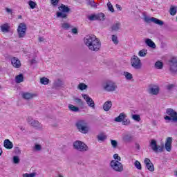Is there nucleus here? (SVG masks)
I'll use <instances>...</instances> for the list:
<instances>
[{"label":"nucleus","mask_w":177,"mask_h":177,"mask_svg":"<svg viewBox=\"0 0 177 177\" xmlns=\"http://www.w3.org/2000/svg\"><path fill=\"white\" fill-rule=\"evenodd\" d=\"M28 5H29L30 9H35V7L37 6V3L30 0L28 1Z\"/></svg>","instance_id":"obj_43"},{"label":"nucleus","mask_w":177,"mask_h":177,"mask_svg":"<svg viewBox=\"0 0 177 177\" xmlns=\"http://www.w3.org/2000/svg\"><path fill=\"white\" fill-rule=\"evenodd\" d=\"M131 65L134 70H140L142 68V61L140 59L136 56L133 55L130 59Z\"/></svg>","instance_id":"obj_4"},{"label":"nucleus","mask_w":177,"mask_h":177,"mask_svg":"<svg viewBox=\"0 0 177 177\" xmlns=\"http://www.w3.org/2000/svg\"><path fill=\"white\" fill-rule=\"evenodd\" d=\"M68 107L71 111H73L74 113H78V111H80V108L71 104H69Z\"/></svg>","instance_id":"obj_30"},{"label":"nucleus","mask_w":177,"mask_h":177,"mask_svg":"<svg viewBox=\"0 0 177 177\" xmlns=\"http://www.w3.org/2000/svg\"><path fill=\"white\" fill-rule=\"evenodd\" d=\"M6 10L7 13H12V9L6 8Z\"/></svg>","instance_id":"obj_57"},{"label":"nucleus","mask_w":177,"mask_h":177,"mask_svg":"<svg viewBox=\"0 0 177 177\" xmlns=\"http://www.w3.org/2000/svg\"><path fill=\"white\" fill-rule=\"evenodd\" d=\"M165 149L169 152L171 153L172 150V138L168 137L166 140L165 144Z\"/></svg>","instance_id":"obj_16"},{"label":"nucleus","mask_w":177,"mask_h":177,"mask_svg":"<svg viewBox=\"0 0 177 177\" xmlns=\"http://www.w3.org/2000/svg\"><path fill=\"white\" fill-rule=\"evenodd\" d=\"M88 88V86L84 83H80L78 85V89L80 91H85Z\"/></svg>","instance_id":"obj_38"},{"label":"nucleus","mask_w":177,"mask_h":177,"mask_svg":"<svg viewBox=\"0 0 177 177\" xmlns=\"http://www.w3.org/2000/svg\"><path fill=\"white\" fill-rule=\"evenodd\" d=\"M75 127L81 133L86 134L89 132V124L84 120H77Z\"/></svg>","instance_id":"obj_2"},{"label":"nucleus","mask_w":177,"mask_h":177,"mask_svg":"<svg viewBox=\"0 0 177 177\" xmlns=\"http://www.w3.org/2000/svg\"><path fill=\"white\" fill-rule=\"evenodd\" d=\"M86 5L88 6H91V8H96L97 6L96 5V3L93 0H86Z\"/></svg>","instance_id":"obj_31"},{"label":"nucleus","mask_w":177,"mask_h":177,"mask_svg":"<svg viewBox=\"0 0 177 177\" xmlns=\"http://www.w3.org/2000/svg\"><path fill=\"white\" fill-rule=\"evenodd\" d=\"M123 75H124L126 80H131L132 78H133V76L129 72H124Z\"/></svg>","instance_id":"obj_35"},{"label":"nucleus","mask_w":177,"mask_h":177,"mask_svg":"<svg viewBox=\"0 0 177 177\" xmlns=\"http://www.w3.org/2000/svg\"><path fill=\"white\" fill-rule=\"evenodd\" d=\"M3 146L8 150H11V149H13V142L9 139H6L3 142Z\"/></svg>","instance_id":"obj_21"},{"label":"nucleus","mask_w":177,"mask_h":177,"mask_svg":"<svg viewBox=\"0 0 177 177\" xmlns=\"http://www.w3.org/2000/svg\"><path fill=\"white\" fill-rule=\"evenodd\" d=\"M10 26L8 25V24H5L1 26V30L2 32H9V29Z\"/></svg>","instance_id":"obj_28"},{"label":"nucleus","mask_w":177,"mask_h":177,"mask_svg":"<svg viewBox=\"0 0 177 177\" xmlns=\"http://www.w3.org/2000/svg\"><path fill=\"white\" fill-rule=\"evenodd\" d=\"M60 0H50L51 2V5H53V6L54 8H56V6H57V5H59V1Z\"/></svg>","instance_id":"obj_48"},{"label":"nucleus","mask_w":177,"mask_h":177,"mask_svg":"<svg viewBox=\"0 0 177 177\" xmlns=\"http://www.w3.org/2000/svg\"><path fill=\"white\" fill-rule=\"evenodd\" d=\"M62 28H64V30H68V28H73V26L68 23L62 24Z\"/></svg>","instance_id":"obj_37"},{"label":"nucleus","mask_w":177,"mask_h":177,"mask_svg":"<svg viewBox=\"0 0 177 177\" xmlns=\"http://www.w3.org/2000/svg\"><path fill=\"white\" fill-rule=\"evenodd\" d=\"M169 70L171 73L177 72V57H173L169 60Z\"/></svg>","instance_id":"obj_12"},{"label":"nucleus","mask_w":177,"mask_h":177,"mask_svg":"<svg viewBox=\"0 0 177 177\" xmlns=\"http://www.w3.org/2000/svg\"><path fill=\"white\" fill-rule=\"evenodd\" d=\"M147 91L150 95H157L160 92V88L158 86H149Z\"/></svg>","instance_id":"obj_18"},{"label":"nucleus","mask_w":177,"mask_h":177,"mask_svg":"<svg viewBox=\"0 0 177 177\" xmlns=\"http://www.w3.org/2000/svg\"><path fill=\"white\" fill-rule=\"evenodd\" d=\"M33 150H36V151H41L42 150V146L39 144L35 143Z\"/></svg>","instance_id":"obj_39"},{"label":"nucleus","mask_w":177,"mask_h":177,"mask_svg":"<svg viewBox=\"0 0 177 177\" xmlns=\"http://www.w3.org/2000/svg\"><path fill=\"white\" fill-rule=\"evenodd\" d=\"M113 158L118 160V161H121V157H120L118 153L113 155Z\"/></svg>","instance_id":"obj_53"},{"label":"nucleus","mask_w":177,"mask_h":177,"mask_svg":"<svg viewBox=\"0 0 177 177\" xmlns=\"http://www.w3.org/2000/svg\"><path fill=\"white\" fill-rule=\"evenodd\" d=\"M11 64H12L13 67L15 68H20V67H21V62H20V59L16 57L11 58Z\"/></svg>","instance_id":"obj_17"},{"label":"nucleus","mask_w":177,"mask_h":177,"mask_svg":"<svg viewBox=\"0 0 177 177\" xmlns=\"http://www.w3.org/2000/svg\"><path fill=\"white\" fill-rule=\"evenodd\" d=\"M110 165L111 168L115 172H122L124 171V165L118 160H111Z\"/></svg>","instance_id":"obj_7"},{"label":"nucleus","mask_w":177,"mask_h":177,"mask_svg":"<svg viewBox=\"0 0 177 177\" xmlns=\"http://www.w3.org/2000/svg\"><path fill=\"white\" fill-rule=\"evenodd\" d=\"M107 6L110 12H111L112 13L114 12V8L113 7V4H111V3L108 2Z\"/></svg>","instance_id":"obj_47"},{"label":"nucleus","mask_w":177,"mask_h":177,"mask_svg":"<svg viewBox=\"0 0 177 177\" xmlns=\"http://www.w3.org/2000/svg\"><path fill=\"white\" fill-rule=\"evenodd\" d=\"M40 83L43 85H48L49 84V79L46 77H43L40 79Z\"/></svg>","instance_id":"obj_33"},{"label":"nucleus","mask_w":177,"mask_h":177,"mask_svg":"<svg viewBox=\"0 0 177 177\" xmlns=\"http://www.w3.org/2000/svg\"><path fill=\"white\" fill-rule=\"evenodd\" d=\"M127 118V115L124 113H121L118 117H116L114 120L116 122H122L124 119Z\"/></svg>","instance_id":"obj_23"},{"label":"nucleus","mask_w":177,"mask_h":177,"mask_svg":"<svg viewBox=\"0 0 177 177\" xmlns=\"http://www.w3.org/2000/svg\"><path fill=\"white\" fill-rule=\"evenodd\" d=\"M32 63H34V61H32Z\"/></svg>","instance_id":"obj_63"},{"label":"nucleus","mask_w":177,"mask_h":177,"mask_svg":"<svg viewBox=\"0 0 177 177\" xmlns=\"http://www.w3.org/2000/svg\"><path fill=\"white\" fill-rule=\"evenodd\" d=\"M27 31V26L24 23L19 24L17 32L19 38H24L26 37V32Z\"/></svg>","instance_id":"obj_11"},{"label":"nucleus","mask_w":177,"mask_h":177,"mask_svg":"<svg viewBox=\"0 0 177 177\" xmlns=\"http://www.w3.org/2000/svg\"><path fill=\"white\" fill-rule=\"evenodd\" d=\"M12 160L14 164H19V162H20V158H19V156H13Z\"/></svg>","instance_id":"obj_49"},{"label":"nucleus","mask_w":177,"mask_h":177,"mask_svg":"<svg viewBox=\"0 0 177 177\" xmlns=\"http://www.w3.org/2000/svg\"><path fill=\"white\" fill-rule=\"evenodd\" d=\"M59 12H57V17L59 19H67V13H69L71 10L68 6H66L64 4H61L59 7H58Z\"/></svg>","instance_id":"obj_3"},{"label":"nucleus","mask_w":177,"mask_h":177,"mask_svg":"<svg viewBox=\"0 0 177 177\" xmlns=\"http://www.w3.org/2000/svg\"><path fill=\"white\" fill-rule=\"evenodd\" d=\"M145 44L147 45V46H149V48H152V49H156V44L153 43L151 39H147L145 40Z\"/></svg>","instance_id":"obj_26"},{"label":"nucleus","mask_w":177,"mask_h":177,"mask_svg":"<svg viewBox=\"0 0 177 177\" xmlns=\"http://www.w3.org/2000/svg\"><path fill=\"white\" fill-rule=\"evenodd\" d=\"M176 176H177V171H176Z\"/></svg>","instance_id":"obj_62"},{"label":"nucleus","mask_w":177,"mask_h":177,"mask_svg":"<svg viewBox=\"0 0 177 177\" xmlns=\"http://www.w3.org/2000/svg\"><path fill=\"white\" fill-rule=\"evenodd\" d=\"M45 41V39L42 37H39V42H44Z\"/></svg>","instance_id":"obj_55"},{"label":"nucleus","mask_w":177,"mask_h":177,"mask_svg":"<svg viewBox=\"0 0 177 177\" xmlns=\"http://www.w3.org/2000/svg\"><path fill=\"white\" fill-rule=\"evenodd\" d=\"M111 145L113 147V149H117L118 146V142L115 140H111Z\"/></svg>","instance_id":"obj_44"},{"label":"nucleus","mask_w":177,"mask_h":177,"mask_svg":"<svg viewBox=\"0 0 177 177\" xmlns=\"http://www.w3.org/2000/svg\"><path fill=\"white\" fill-rule=\"evenodd\" d=\"M155 67L158 68V70H162V67H164V64L162 62L158 61L155 63Z\"/></svg>","instance_id":"obj_34"},{"label":"nucleus","mask_w":177,"mask_h":177,"mask_svg":"<svg viewBox=\"0 0 177 177\" xmlns=\"http://www.w3.org/2000/svg\"><path fill=\"white\" fill-rule=\"evenodd\" d=\"M111 39L115 45H118V37L117 35H112Z\"/></svg>","instance_id":"obj_40"},{"label":"nucleus","mask_w":177,"mask_h":177,"mask_svg":"<svg viewBox=\"0 0 177 177\" xmlns=\"http://www.w3.org/2000/svg\"><path fill=\"white\" fill-rule=\"evenodd\" d=\"M0 89H1V86H0Z\"/></svg>","instance_id":"obj_64"},{"label":"nucleus","mask_w":177,"mask_h":177,"mask_svg":"<svg viewBox=\"0 0 177 177\" xmlns=\"http://www.w3.org/2000/svg\"><path fill=\"white\" fill-rule=\"evenodd\" d=\"M103 88L106 92H114L117 89V84L111 80H108L104 83Z\"/></svg>","instance_id":"obj_8"},{"label":"nucleus","mask_w":177,"mask_h":177,"mask_svg":"<svg viewBox=\"0 0 177 177\" xmlns=\"http://www.w3.org/2000/svg\"><path fill=\"white\" fill-rule=\"evenodd\" d=\"M73 147L75 149V150L77 151H81L82 153L88 151V146L80 140H77L73 142Z\"/></svg>","instance_id":"obj_6"},{"label":"nucleus","mask_w":177,"mask_h":177,"mask_svg":"<svg viewBox=\"0 0 177 177\" xmlns=\"http://www.w3.org/2000/svg\"><path fill=\"white\" fill-rule=\"evenodd\" d=\"M27 121L28 124L30 125V127L35 128V129L41 130L43 128L42 124H41L38 120L32 119L31 117L28 118Z\"/></svg>","instance_id":"obj_10"},{"label":"nucleus","mask_w":177,"mask_h":177,"mask_svg":"<svg viewBox=\"0 0 177 177\" xmlns=\"http://www.w3.org/2000/svg\"><path fill=\"white\" fill-rule=\"evenodd\" d=\"M84 42L91 52H99L102 48L100 40L93 35H86L84 38Z\"/></svg>","instance_id":"obj_1"},{"label":"nucleus","mask_w":177,"mask_h":177,"mask_svg":"<svg viewBox=\"0 0 177 177\" xmlns=\"http://www.w3.org/2000/svg\"><path fill=\"white\" fill-rule=\"evenodd\" d=\"M170 15L171 16H175L176 15V7L171 6L170 8Z\"/></svg>","instance_id":"obj_41"},{"label":"nucleus","mask_w":177,"mask_h":177,"mask_svg":"<svg viewBox=\"0 0 177 177\" xmlns=\"http://www.w3.org/2000/svg\"><path fill=\"white\" fill-rule=\"evenodd\" d=\"M64 85V82L63 80H60L59 79H57L54 82L53 86L55 88V89H57L59 88H62Z\"/></svg>","instance_id":"obj_22"},{"label":"nucleus","mask_w":177,"mask_h":177,"mask_svg":"<svg viewBox=\"0 0 177 177\" xmlns=\"http://www.w3.org/2000/svg\"><path fill=\"white\" fill-rule=\"evenodd\" d=\"M23 81H24V76L23 75V74H19L16 76L15 82H17V84H20L23 82Z\"/></svg>","instance_id":"obj_27"},{"label":"nucleus","mask_w":177,"mask_h":177,"mask_svg":"<svg viewBox=\"0 0 177 177\" xmlns=\"http://www.w3.org/2000/svg\"><path fill=\"white\" fill-rule=\"evenodd\" d=\"M121 27V23L118 22L112 25L111 30L112 31H118Z\"/></svg>","instance_id":"obj_29"},{"label":"nucleus","mask_w":177,"mask_h":177,"mask_svg":"<svg viewBox=\"0 0 177 177\" xmlns=\"http://www.w3.org/2000/svg\"><path fill=\"white\" fill-rule=\"evenodd\" d=\"M122 139L124 142H126L127 143H131V142L133 140V136H132L131 134H126L123 136Z\"/></svg>","instance_id":"obj_25"},{"label":"nucleus","mask_w":177,"mask_h":177,"mask_svg":"<svg viewBox=\"0 0 177 177\" xmlns=\"http://www.w3.org/2000/svg\"><path fill=\"white\" fill-rule=\"evenodd\" d=\"M149 146L155 153H158V151L159 153H162V151H164V144L161 146L157 145V141H156V140H151Z\"/></svg>","instance_id":"obj_9"},{"label":"nucleus","mask_w":177,"mask_h":177,"mask_svg":"<svg viewBox=\"0 0 177 177\" xmlns=\"http://www.w3.org/2000/svg\"><path fill=\"white\" fill-rule=\"evenodd\" d=\"M144 20L145 23H154V24H158V26H164V21L160 20L156 17H145Z\"/></svg>","instance_id":"obj_13"},{"label":"nucleus","mask_w":177,"mask_h":177,"mask_svg":"<svg viewBox=\"0 0 177 177\" xmlns=\"http://www.w3.org/2000/svg\"><path fill=\"white\" fill-rule=\"evenodd\" d=\"M97 139L98 140L103 142V140H106V139H107V136L104 135L98 136Z\"/></svg>","instance_id":"obj_51"},{"label":"nucleus","mask_w":177,"mask_h":177,"mask_svg":"<svg viewBox=\"0 0 177 177\" xmlns=\"http://www.w3.org/2000/svg\"><path fill=\"white\" fill-rule=\"evenodd\" d=\"M144 162L148 171H150V172H153L154 171V165L151 163V160H150V159L145 158Z\"/></svg>","instance_id":"obj_19"},{"label":"nucleus","mask_w":177,"mask_h":177,"mask_svg":"<svg viewBox=\"0 0 177 177\" xmlns=\"http://www.w3.org/2000/svg\"><path fill=\"white\" fill-rule=\"evenodd\" d=\"M72 32H73V34H75V35L78 34V29L77 28H73Z\"/></svg>","instance_id":"obj_54"},{"label":"nucleus","mask_w":177,"mask_h":177,"mask_svg":"<svg viewBox=\"0 0 177 177\" xmlns=\"http://www.w3.org/2000/svg\"><path fill=\"white\" fill-rule=\"evenodd\" d=\"M147 55V49H142L138 52V56H140V57H145Z\"/></svg>","instance_id":"obj_32"},{"label":"nucleus","mask_w":177,"mask_h":177,"mask_svg":"<svg viewBox=\"0 0 177 177\" xmlns=\"http://www.w3.org/2000/svg\"><path fill=\"white\" fill-rule=\"evenodd\" d=\"M35 96H37V95H35L34 93H28V92L22 93V97H23V99H25L26 100H30V99L35 97Z\"/></svg>","instance_id":"obj_20"},{"label":"nucleus","mask_w":177,"mask_h":177,"mask_svg":"<svg viewBox=\"0 0 177 177\" xmlns=\"http://www.w3.org/2000/svg\"><path fill=\"white\" fill-rule=\"evenodd\" d=\"M167 90V91H172V89H174V88H175V84H169L167 86H166Z\"/></svg>","instance_id":"obj_52"},{"label":"nucleus","mask_w":177,"mask_h":177,"mask_svg":"<svg viewBox=\"0 0 177 177\" xmlns=\"http://www.w3.org/2000/svg\"><path fill=\"white\" fill-rule=\"evenodd\" d=\"M19 19H21V15L19 16Z\"/></svg>","instance_id":"obj_61"},{"label":"nucleus","mask_w":177,"mask_h":177,"mask_svg":"<svg viewBox=\"0 0 177 177\" xmlns=\"http://www.w3.org/2000/svg\"><path fill=\"white\" fill-rule=\"evenodd\" d=\"M88 20H90V21H95L96 20H100L103 21V20H105L106 16L104 15V14L100 12L97 15H91L88 17Z\"/></svg>","instance_id":"obj_14"},{"label":"nucleus","mask_w":177,"mask_h":177,"mask_svg":"<svg viewBox=\"0 0 177 177\" xmlns=\"http://www.w3.org/2000/svg\"><path fill=\"white\" fill-rule=\"evenodd\" d=\"M82 96L84 97V100H86V102L89 107L95 109V102L88 94H82Z\"/></svg>","instance_id":"obj_15"},{"label":"nucleus","mask_w":177,"mask_h":177,"mask_svg":"<svg viewBox=\"0 0 177 177\" xmlns=\"http://www.w3.org/2000/svg\"><path fill=\"white\" fill-rule=\"evenodd\" d=\"M116 8L117 9H119V10H122V8H121V6L118 5V4H116Z\"/></svg>","instance_id":"obj_58"},{"label":"nucleus","mask_w":177,"mask_h":177,"mask_svg":"<svg viewBox=\"0 0 177 177\" xmlns=\"http://www.w3.org/2000/svg\"><path fill=\"white\" fill-rule=\"evenodd\" d=\"M0 156H2V149L0 148Z\"/></svg>","instance_id":"obj_60"},{"label":"nucleus","mask_w":177,"mask_h":177,"mask_svg":"<svg viewBox=\"0 0 177 177\" xmlns=\"http://www.w3.org/2000/svg\"><path fill=\"white\" fill-rule=\"evenodd\" d=\"M122 125H129L131 124V121L129 119H126V118L122 121Z\"/></svg>","instance_id":"obj_50"},{"label":"nucleus","mask_w":177,"mask_h":177,"mask_svg":"<svg viewBox=\"0 0 177 177\" xmlns=\"http://www.w3.org/2000/svg\"><path fill=\"white\" fill-rule=\"evenodd\" d=\"M73 100L79 106H84V102H82V100H81V99H80L78 97H73Z\"/></svg>","instance_id":"obj_36"},{"label":"nucleus","mask_w":177,"mask_h":177,"mask_svg":"<svg viewBox=\"0 0 177 177\" xmlns=\"http://www.w3.org/2000/svg\"><path fill=\"white\" fill-rule=\"evenodd\" d=\"M113 106V102L111 101H106L104 102L103 105V109L104 111H109L111 109V106Z\"/></svg>","instance_id":"obj_24"},{"label":"nucleus","mask_w":177,"mask_h":177,"mask_svg":"<svg viewBox=\"0 0 177 177\" xmlns=\"http://www.w3.org/2000/svg\"><path fill=\"white\" fill-rule=\"evenodd\" d=\"M37 176V173H30V174H24L23 177H35Z\"/></svg>","instance_id":"obj_46"},{"label":"nucleus","mask_w":177,"mask_h":177,"mask_svg":"<svg viewBox=\"0 0 177 177\" xmlns=\"http://www.w3.org/2000/svg\"><path fill=\"white\" fill-rule=\"evenodd\" d=\"M136 149H137V150H140V145H139L138 143H136Z\"/></svg>","instance_id":"obj_56"},{"label":"nucleus","mask_w":177,"mask_h":177,"mask_svg":"<svg viewBox=\"0 0 177 177\" xmlns=\"http://www.w3.org/2000/svg\"><path fill=\"white\" fill-rule=\"evenodd\" d=\"M16 152L18 153L19 154H20V153H21V151H20V149H19V147L16 148Z\"/></svg>","instance_id":"obj_59"},{"label":"nucleus","mask_w":177,"mask_h":177,"mask_svg":"<svg viewBox=\"0 0 177 177\" xmlns=\"http://www.w3.org/2000/svg\"><path fill=\"white\" fill-rule=\"evenodd\" d=\"M132 118L134 120V121H137V122H139L140 121V115H132Z\"/></svg>","instance_id":"obj_45"},{"label":"nucleus","mask_w":177,"mask_h":177,"mask_svg":"<svg viewBox=\"0 0 177 177\" xmlns=\"http://www.w3.org/2000/svg\"><path fill=\"white\" fill-rule=\"evenodd\" d=\"M166 113L168 115L165 117L166 121H173V122H177V113L172 109H167Z\"/></svg>","instance_id":"obj_5"},{"label":"nucleus","mask_w":177,"mask_h":177,"mask_svg":"<svg viewBox=\"0 0 177 177\" xmlns=\"http://www.w3.org/2000/svg\"><path fill=\"white\" fill-rule=\"evenodd\" d=\"M134 166L137 169H139L140 171H141L142 164H140V162H139L138 160H136L134 162Z\"/></svg>","instance_id":"obj_42"}]
</instances>
